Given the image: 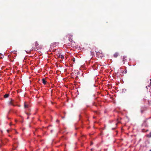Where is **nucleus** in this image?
<instances>
[{"label":"nucleus","instance_id":"1","mask_svg":"<svg viewBox=\"0 0 151 151\" xmlns=\"http://www.w3.org/2000/svg\"><path fill=\"white\" fill-rule=\"evenodd\" d=\"M42 47L41 45H39V44L37 42H36L35 43V47H34V49H37L39 50L42 48Z\"/></svg>","mask_w":151,"mask_h":151},{"label":"nucleus","instance_id":"2","mask_svg":"<svg viewBox=\"0 0 151 151\" xmlns=\"http://www.w3.org/2000/svg\"><path fill=\"white\" fill-rule=\"evenodd\" d=\"M14 101L13 99H11L10 101L8 102V105L9 106L12 105L13 106H15V105L14 104Z\"/></svg>","mask_w":151,"mask_h":151},{"label":"nucleus","instance_id":"3","mask_svg":"<svg viewBox=\"0 0 151 151\" xmlns=\"http://www.w3.org/2000/svg\"><path fill=\"white\" fill-rule=\"evenodd\" d=\"M125 62H127V57L126 56H124L122 58V63L123 64H124Z\"/></svg>","mask_w":151,"mask_h":151},{"label":"nucleus","instance_id":"4","mask_svg":"<svg viewBox=\"0 0 151 151\" xmlns=\"http://www.w3.org/2000/svg\"><path fill=\"white\" fill-rule=\"evenodd\" d=\"M30 105L27 104L26 102H25L24 103V108H29L30 107Z\"/></svg>","mask_w":151,"mask_h":151},{"label":"nucleus","instance_id":"5","mask_svg":"<svg viewBox=\"0 0 151 151\" xmlns=\"http://www.w3.org/2000/svg\"><path fill=\"white\" fill-rule=\"evenodd\" d=\"M72 35H70V37L69 39V40L70 41V42H73L75 43V42H73V41L72 40Z\"/></svg>","mask_w":151,"mask_h":151},{"label":"nucleus","instance_id":"6","mask_svg":"<svg viewBox=\"0 0 151 151\" xmlns=\"http://www.w3.org/2000/svg\"><path fill=\"white\" fill-rule=\"evenodd\" d=\"M42 83L44 85H45L47 81H45V80L44 78H42Z\"/></svg>","mask_w":151,"mask_h":151},{"label":"nucleus","instance_id":"7","mask_svg":"<svg viewBox=\"0 0 151 151\" xmlns=\"http://www.w3.org/2000/svg\"><path fill=\"white\" fill-rule=\"evenodd\" d=\"M119 54L118 53L116 52L114 55V56L115 58H116L118 57Z\"/></svg>","mask_w":151,"mask_h":151},{"label":"nucleus","instance_id":"8","mask_svg":"<svg viewBox=\"0 0 151 151\" xmlns=\"http://www.w3.org/2000/svg\"><path fill=\"white\" fill-rule=\"evenodd\" d=\"M56 56H57L58 58H60L61 54L60 53L58 52L57 54H56Z\"/></svg>","mask_w":151,"mask_h":151},{"label":"nucleus","instance_id":"9","mask_svg":"<svg viewBox=\"0 0 151 151\" xmlns=\"http://www.w3.org/2000/svg\"><path fill=\"white\" fill-rule=\"evenodd\" d=\"M9 96V94H6L4 96V98H7V97H8Z\"/></svg>","mask_w":151,"mask_h":151},{"label":"nucleus","instance_id":"10","mask_svg":"<svg viewBox=\"0 0 151 151\" xmlns=\"http://www.w3.org/2000/svg\"><path fill=\"white\" fill-rule=\"evenodd\" d=\"M147 137H151V132L148 134L147 135Z\"/></svg>","mask_w":151,"mask_h":151},{"label":"nucleus","instance_id":"11","mask_svg":"<svg viewBox=\"0 0 151 151\" xmlns=\"http://www.w3.org/2000/svg\"><path fill=\"white\" fill-rule=\"evenodd\" d=\"M60 58L62 59H64V56L63 55H61Z\"/></svg>","mask_w":151,"mask_h":151},{"label":"nucleus","instance_id":"12","mask_svg":"<svg viewBox=\"0 0 151 151\" xmlns=\"http://www.w3.org/2000/svg\"><path fill=\"white\" fill-rule=\"evenodd\" d=\"M31 51V50H30L29 51H26V52L27 53H29Z\"/></svg>","mask_w":151,"mask_h":151},{"label":"nucleus","instance_id":"13","mask_svg":"<svg viewBox=\"0 0 151 151\" xmlns=\"http://www.w3.org/2000/svg\"><path fill=\"white\" fill-rule=\"evenodd\" d=\"M75 59L74 58H73L72 59V60L73 62H74L75 61Z\"/></svg>","mask_w":151,"mask_h":151},{"label":"nucleus","instance_id":"14","mask_svg":"<svg viewBox=\"0 0 151 151\" xmlns=\"http://www.w3.org/2000/svg\"><path fill=\"white\" fill-rule=\"evenodd\" d=\"M26 114H27V115H30L31 114L30 113H26Z\"/></svg>","mask_w":151,"mask_h":151},{"label":"nucleus","instance_id":"15","mask_svg":"<svg viewBox=\"0 0 151 151\" xmlns=\"http://www.w3.org/2000/svg\"><path fill=\"white\" fill-rule=\"evenodd\" d=\"M56 122H59V121L57 119V120H56Z\"/></svg>","mask_w":151,"mask_h":151},{"label":"nucleus","instance_id":"16","mask_svg":"<svg viewBox=\"0 0 151 151\" xmlns=\"http://www.w3.org/2000/svg\"><path fill=\"white\" fill-rule=\"evenodd\" d=\"M91 52V54L92 55H93V52Z\"/></svg>","mask_w":151,"mask_h":151},{"label":"nucleus","instance_id":"17","mask_svg":"<svg viewBox=\"0 0 151 151\" xmlns=\"http://www.w3.org/2000/svg\"><path fill=\"white\" fill-rule=\"evenodd\" d=\"M64 118H65V116H62V119H63Z\"/></svg>","mask_w":151,"mask_h":151},{"label":"nucleus","instance_id":"18","mask_svg":"<svg viewBox=\"0 0 151 151\" xmlns=\"http://www.w3.org/2000/svg\"><path fill=\"white\" fill-rule=\"evenodd\" d=\"M99 52H96V55H98V54L99 53Z\"/></svg>","mask_w":151,"mask_h":151},{"label":"nucleus","instance_id":"19","mask_svg":"<svg viewBox=\"0 0 151 151\" xmlns=\"http://www.w3.org/2000/svg\"><path fill=\"white\" fill-rule=\"evenodd\" d=\"M7 132H9V130H7Z\"/></svg>","mask_w":151,"mask_h":151},{"label":"nucleus","instance_id":"20","mask_svg":"<svg viewBox=\"0 0 151 151\" xmlns=\"http://www.w3.org/2000/svg\"><path fill=\"white\" fill-rule=\"evenodd\" d=\"M125 73H126L127 72V70H125Z\"/></svg>","mask_w":151,"mask_h":151},{"label":"nucleus","instance_id":"21","mask_svg":"<svg viewBox=\"0 0 151 151\" xmlns=\"http://www.w3.org/2000/svg\"><path fill=\"white\" fill-rule=\"evenodd\" d=\"M64 114L65 115V114H66V113H65V112H64Z\"/></svg>","mask_w":151,"mask_h":151},{"label":"nucleus","instance_id":"22","mask_svg":"<svg viewBox=\"0 0 151 151\" xmlns=\"http://www.w3.org/2000/svg\"><path fill=\"white\" fill-rule=\"evenodd\" d=\"M93 104V105H96L94 104V103Z\"/></svg>","mask_w":151,"mask_h":151},{"label":"nucleus","instance_id":"23","mask_svg":"<svg viewBox=\"0 0 151 151\" xmlns=\"http://www.w3.org/2000/svg\"><path fill=\"white\" fill-rule=\"evenodd\" d=\"M52 130H51V132H52Z\"/></svg>","mask_w":151,"mask_h":151},{"label":"nucleus","instance_id":"24","mask_svg":"<svg viewBox=\"0 0 151 151\" xmlns=\"http://www.w3.org/2000/svg\"><path fill=\"white\" fill-rule=\"evenodd\" d=\"M91 151H92V149H91Z\"/></svg>","mask_w":151,"mask_h":151},{"label":"nucleus","instance_id":"25","mask_svg":"<svg viewBox=\"0 0 151 151\" xmlns=\"http://www.w3.org/2000/svg\"><path fill=\"white\" fill-rule=\"evenodd\" d=\"M28 118H29V117H28L27 118V119H28Z\"/></svg>","mask_w":151,"mask_h":151},{"label":"nucleus","instance_id":"26","mask_svg":"<svg viewBox=\"0 0 151 151\" xmlns=\"http://www.w3.org/2000/svg\"><path fill=\"white\" fill-rule=\"evenodd\" d=\"M93 144V143H91V145H92Z\"/></svg>","mask_w":151,"mask_h":151},{"label":"nucleus","instance_id":"27","mask_svg":"<svg viewBox=\"0 0 151 151\" xmlns=\"http://www.w3.org/2000/svg\"><path fill=\"white\" fill-rule=\"evenodd\" d=\"M33 50V49H32L31 50Z\"/></svg>","mask_w":151,"mask_h":151},{"label":"nucleus","instance_id":"28","mask_svg":"<svg viewBox=\"0 0 151 151\" xmlns=\"http://www.w3.org/2000/svg\"><path fill=\"white\" fill-rule=\"evenodd\" d=\"M150 151H151V149L150 150Z\"/></svg>","mask_w":151,"mask_h":151}]
</instances>
